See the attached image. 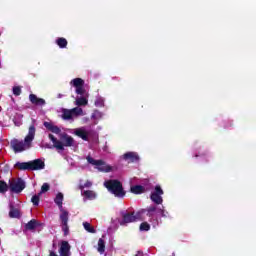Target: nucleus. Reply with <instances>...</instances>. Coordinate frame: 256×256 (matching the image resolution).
<instances>
[{
    "label": "nucleus",
    "mask_w": 256,
    "mask_h": 256,
    "mask_svg": "<svg viewBox=\"0 0 256 256\" xmlns=\"http://www.w3.org/2000/svg\"><path fill=\"white\" fill-rule=\"evenodd\" d=\"M35 125H30L28 129V134L23 140H19L17 138H14L10 142V147L13 149L14 153H23V151H27V149H31V145L33 143V140L35 139V133H36Z\"/></svg>",
    "instance_id": "f257e3e1"
},
{
    "label": "nucleus",
    "mask_w": 256,
    "mask_h": 256,
    "mask_svg": "<svg viewBox=\"0 0 256 256\" xmlns=\"http://www.w3.org/2000/svg\"><path fill=\"white\" fill-rule=\"evenodd\" d=\"M63 199V193L59 192L54 199V203H56L60 209L61 213L59 219L61 221V227L64 236L67 237V235H69V211L63 209Z\"/></svg>",
    "instance_id": "f03ea898"
},
{
    "label": "nucleus",
    "mask_w": 256,
    "mask_h": 256,
    "mask_svg": "<svg viewBox=\"0 0 256 256\" xmlns=\"http://www.w3.org/2000/svg\"><path fill=\"white\" fill-rule=\"evenodd\" d=\"M104 187L114 195L115 197H118L119 199H123L125 195H127V192L123 188V183L117 179H110L108 181L104 182Z\"/></svg>",
    "instance_id": "7ed1b4c3"
},
{
    "label": "nucleus",
    "mask_w": 256,
    "mask_h": 256,
    "mask_svg": "<svg viewBox=\"0 0 256 256\" xmlns=\"http://www.w3.org/2000/svg\"><path fill=\"white\" fill-rule=\"evenodd\" d=\"M86 160L90 165H93L95 169L101 171L102 173H111L113 169L110 165H107V163L103 160H96L91 156H87Z\"/></svg>",
    "instance_id": "20e7f679"
},
{
    "label": "nucleus",
    "mask_w": 256,
    "mask_h": 256,
    "mask_svg": "<svg viewBox=\"0 0 256 256\" xmlns=\"http://www.w3.org/2000/svg\"><path fill=\"white\" fill-rule=\"evenodd\" d=\"M142 212H129V211H122L121 217L122 220L120 221V225H128V223H136V221H141L143 218H141Z\"/></svg>",
    "instance_id": "39448f33"
},
{
    "label": "nucleus",
    "mask_w": 256,
    "mask_h": 256,
    "mask_svg": "<svg viewBox=\"0 0 256 256\" xmlns=\"http://www.w3.org/2000/svg\"><path fill=\"white\" fill-rule=\"evenodd\" d=\"M79 115H83V109L80 107H75L73 109H63L62 110V119L64 121H70L73 117H79Z\"/></svg>",
    "instance_id": "423d86ee"
},
{
    "label": "nucleus",
    "mask_w": 256,
    "mask_h": 256,
    "mask_svg": "<svg viewBox=\"0 0 256 256\" xmlns=\"http://www.w3.org/2000/svg\"><path fill=\"white\" fill-rule=\"evenodd\" d=\"M163 189L161 188L160 185H156L154 192L151 193L150 195V199L151 201H153V203H155L156 205H161L163 203V197H161V195H163Z\"/></svg>",
    "instance_id": "0eeeda50"
},
{
    "label": "nucleus",
    "mask_w": 256,
    "mask_h": 256,
    "mask_svg": "<svg viewBox=\"0 0 256 256\" xmlns=\"http://www.w3.org/2000/svg\"><path fill=\"white\" fill-rule=\"evenodd\" d=\"M9 188L12 193H21L25 189V181L21 178L17 181H10Z\"/></svg>",
    "instance_id": "6e6552de"
},
{
    "label": "nucleus",
    "mask_w": 256,
    "mask_h": 256,
    "mask_svg": "<svg viewBox=\"0 0 256 256\" xmlns=\"http://www.w3.org/2000/svg\"><path fill=\"white\" fill-rule=\"evenodd\" d=\"M70 85L76 88L77 95H83L85 93V80L81 78H75L70 82Z\"/></svg>",
    "instance_id": "1a4fd4ad"
},
{
    "label": "nucleus",
    "mask_w": 256,
    "mask_h": 256,
    "mask_svg": "<svg viewBox=\"0 0 256 256\" xmlns=\"http://www.w3.org/2000/svg\"><path fill=\"white\" fill-rule=\"evenodd\" d=\"M60 142H62L63 149H65V147H73V145L75 144V140L73 139V137H71L67 133L60 134Z\"/></svg>",
    "instance_id": "9d476101"
},
{
    "label": "nucleus",
    "mask_w": 256,
    "mask_h": 256,
    "mask_svg": "<svg viewBox=\"0 0 256 256\" xmlns=\"http://www.w3.org/2000/svg\"><path fill=\"white\" fill-rule=\"evenodd\" d=\"M122 159L127 163H139V154L137 152H126L123 154Z\"/></svg>",
    "instance_id": "9b49d317"
},
{
    "label": "nucleus",
    "mask_w": 256,
    "mask_h": 256,
    "mask_svg": "<svg viewBox=\"0 0 256 256\" xmlns=\"http://www.w3.org/2000/svg\"><path fill=\"white\" fill-rule=\"evenodd\" d=\"M30 162V171H41L45 169V161L41 159H35Z\"/></svg>",
    "instance_id": "f8f14e48"
},
{
    "label": "nucleus",
    "mask_w": 256,
    "mask_h": 256,
    "mask_svg": "<svg viewBox=\"0 0 256 256\" xmlns=\"http://www.w3.org/2000/svg\"><path fill=\"white\" fill-rule=\"evenodd\" d=\"M9 217L10 219H21V210L15 207V204H9Z\"/></svg>",
    "instance_id": "ddd939ff"
},
{
    "label": "nucleus",
    "mask_w": 256,
    "mask_h": 256,
    "mask_svg": "<svg viewBox=\"0 0 256 256\" xmlns=\"http://www.w3.org/2000/svg\"><path fill=\"white\" fill-rule=\"evenodd\" d=\"M61 256H71V245L68 241H62L59 249Z\"/></svg>",
    "instance_id": "4468645a"
},
{
    "label": "nucleus",
    "mask_w": 256,
    "mask_h": 256,
    "mask_svg": "<svg viewBox=\"0 0 256 256\" xmlns=\"http://www.w3.org/2000/svg\"><path fill=\"white\" fill-rule=\"evenodd\" d=\"M29 101L32 105H36L37 107H43V105H46L45 99L39 98L35 94L29 95Z\"/></svg>",
    "instance_id": "2eb2a0df"
},
{
    "label": "nucleus",
    "mask_w": 256,
    "mask_h": 256,
    "mask_svg": "<svg viewBox=\"0 0 256 256\" xmlns=\"http://www.w3.org/2000/svg\"><path fill=\"white\" fill-rule=\"evenodd\" d=\"M155 211H157V206L152 205L146 209H142V210L138 211V213H141V217L143 215H145V213H146L147 217H153V214L155 213Z\"/></svg>",
    "instance_id": "dca6fc26"
},
{
    "label": "nucleus",
    "mask_w": 256,
    "mask_h": 256,
    "mask_svg": "<svg viewBox=\"0 0 256 256\" xmlns=\"http://www.w3.org/2000/svg\"><path fill=\"white\" fill-rule=\"evenodd\" d=\"M48 137H49L50 141H52V143H53L55 149H58L59 151H63V149H64V148H63V142L57 140V139L53 136V134H49Z\"/></svg>",
    "instance_id": "f3484780"
},
{
    "label": "nucleus",
    "mask_w": 256,
    "mask_h": 256,
    "mask_svg": "<svg viewBox=\"0 0 256 256\" xmlns=\"http://www.w3.org/2000/svg\"><path fill=\"white\" fill-rule=\"evenodd\" d=\"M15 167L20 171H31L30 162H17Z\"/></svg>",
    "instance_id": "a211bd4d"
},
{
    "label": "nucleus",
    "mask_w": 256,
    "mask_h": 256,
    "mask_svg": "<svg viewBox=\"0 0 256 256\" xmlns=\"http://www.w3.org/2000/svg\"><path fill=\"white\" fill-rule=\"evenodd\" d=\"M130 191L134 195H141L142 193H145V188L142 185H134L131 186Z\"/></svg>",
    "instance_id": "6ab92c4d"
},
{
    "label": "nucleus",
    "mask_w": 256,
    "mask_h": 256,
    "mask_svg": "<svg viewBox=\"0 0 256 256\" xmlns=\"http://www.w3.org/2000/svg\"><path fill=\"white\" fill-rule=\"evenodd\" d=\"M77 137H80V139H83V141H89V133L83 129L76 130Z\"/></svg>",
    "instance_id": "aec40b11"
},
{
    "label": "nucleus",
    "mask_w": 256,
    "mask_h": 256,
    "mask_svg": "<svg viewBox=\"0 0 256 256\" xmlns=\"http://www.w3.org/2000/svg\"><path fill=\"white\" fill-rule=\"evenodd\" d=\"M68 44H69V42H67V39H65L63 37H59L56 39V45H58V47H60V49L67 48Z\"/></svg>",
    "instance_id": "412c9836"
},
{
    "label": "nucleus",
    "mask_w": 256,
    "mask_h": 256,
    "mask_svg": "<svg viewBox=\"0 0 256 256\" xmlns=\"http://www.w3.org/2000/svg\"><path fill=\"white\" fill-rule=\"evenodd\" d=\"M37 225V220L32 219L25 225V229H27L28 231H33V229H35Z\"/></svg>",
    "instance_id": "4be33fe9"
},
{
    "label": "nucleus",
    "mask_w": 256,
    "mask_h": 256,
    "mask_svg": "<svg viewBox=\"0 0 256 256\" xmlns=\"http://www.w3.org/2000/svg\"><path fill=\"white\" fill-rule=\"evenodd\" d=\"M41 201V194H35L31 198V203L34 205V207H39V203Z\"/></svg>",
    "instance_id": "5701e85b"
},
{
    "label": "nucleus",
    "mask_w": 256,
    "mask_h": 256,
    "mask_svg": "<svg viewBox=\"0 0 256 256\" xmlns=\"http://www.w3.org/2000/svg\"><path fill=\"white\" fill-rule=\"evenodd\" d=\"M98 253L101 255L105 253V240H103V238L98 240Z\"/></svg>",
    "instance_id": "b1692460"
},
{
    "label": "nucleus",
    "mask_w": 256,
    "mask_h": 256,
    "mask_svg": "<svg viewBox=\"0 0 256 256\" xmlns=\"http://www.w3.org/2000/svg\"><path fill=\"white\" fill-rule=\"evenodd\" d=\"M87 103H89V101L85 97L76 98V105L78 107H85V105H87Z\"/></svg>",
    "instance_id": "393cba45"
},
{
    "label": "nucleus",
    "mask_w": 256,
    "mask_h": 256,
    "mask_svg": "<svg viewBox=\"0 0 256 256\" xmlns=\"http://www.w3.org/2000/svg\"><path fill=\"white\" fill-rule=\"evenodd\" d=\"M83 227L88 233H96L95 228L89 222H83Z\"/></svg>",
    "instance_id": "a878e982"
},
{
    "label": "nucleus",
    "mask_w": 256,
    "mask_h": 256,
    "mask_svg": "<svg viewBox=\"0 0 256 256\" xmlns=\"http://www.w3.org/2000/svg\"><path fill=\"white\" fill-rule=\"evenodd\" d=\"M9 191V185L7 182L0 180V193H7Z\"/></svg>",
    "instance_id": "bb28decb"
},
{
    "label": "nucleus",
    "mask_w": 256,
    "mask_h": 256,
    "mask_svg": "<svg viewBox=\"0 0 256 256\" xmlns=\"http://www.w3.org/2000/svg\"><path fill=\"white\" fill-rule=\"evenodd\" d=\"M49 189H51V186L49 185V183H44L41 187V191L39 192V195H43V193H47Z\"/></svg>",
    "instance_id": "cd10ccee"
},
{
    "label": "nucleus",
    "mask_w": 256,
    "mask_h": 256,
    "mask_svg": "<svg viewBox=\"0 0 256 256\" xmlns=\"http://www.w3.org/2000/svg\"><path fill=\"white\" fill-rule=\"evenodd\" d=\"M84 195L85 197H87V199H95L96 197L95 192H93L92 190L84 191Z\"/></svg>",
    "instance_id": "c85d7f7f"
},
{
    "label": "nucleus",
    "mask_w": 256,
    "mask_h": 256,
    "mask_svg": "<svg viewBox=\"0 0 256 256\" xmlns=\"http://www.w3.org/2000/svg\"><path fill=\"white\" fill-rule=\"evenodd\" d=\"M151 229V225L147 222H142L140 224V231H149Z\"/></svg>",
    "instance_id": "c756f323"
},
{
    "label": "nucleus",
    "mask_w": 256,
    "mask_h": 256,
    "mask_svg": "<svg viewBox=\"0 0 256 256\" xmlns=\"http://www.w3.org/2000/svg\"><path fill=\"white\" fill-rule=\"evenodd\" d=\"M12 91H13V95H15L16 97H19V95H21V87L20 86H14Z\"/></svg>",
    "instance_id": "7c9ffc66"
},
{
    "label": "nucleus",
    "mask_w": 256,
    "mask_h": 256,
    "mask_svg": "<svg viewBox=\"0 0 256 256\" xmlns=\"http://www.w3.org/2000/svg\"><path fill=\"white\" fill-rule=\"evenodd\" d=\"M93 183H91V181L87 180L84 185H80V189L83 190V189H89L90 187H92Z\"/></svg>",
    "instance_id": "2f4dec72"
},
{
    "label": "nucleus",
    "mask_w": 256,
    "mask_h": 256,
    "mask_svg": "<svg viewBox=\"0 0 256 256\" xmlns=\"http://www.w3.org/2000/svg\"><path fill=\"white\" fill-rule=\"evenodd\" d=\"M51 133H55L56 135H59V133H61V128H59V126H52L51 128Z\"/></svg>",
    "instance_id": "473e14b6"
},
{
    "label": "nucleus",
    "mask_w": 256,
    "mask_h": 256,
    "mask_svg": "<svg viewBox=\"0 0 256 256\" xmlns=\"http://www.w3.org/2000/svg\"><path fill=\"white\" fill-rule=\"evenodd\" d=\"M53 124L51 122H44V127L48 129V131H51L53 128Z\"/></svg>",
    "instance_id": "72a5a7b5"
},
{
    "label": "nucleus",
    "mask_w": 256,
    "mask_h": 256,
    "mask_svg": "<svg viewBox=\"0 0 256 256\" xmlns=\"http://www.w3.org/2000/svg\"><path fill=\"white\" fill-rule=\"evenodd\" d=\"M158 213H160V215H161L162 217H167V214H165V209H164V207L160 208V209L158 210Z\"/></svg>",
    "instance_id": "f704fd0d"
},
{
    "label": "nucleus",
    "mask_w": 256,
    "mask_h": 256,
    "mask_svg": "<svg viewBox=\"0 0 256 256\" xmlns=\"http://www.w3.org/2000/svg\"><path fill=\"white\" fill-rule=\"evenodd\" d=\"M49 256H59V255H57V253H55L54 251H50Z\"/></svg>",
    "instance_id": "c9c22d12"
},
{
    "label": "nucleus",
    "mask_w": 256,
    "mask_h": 256,
    "mask_svg": "<svg viewBox=\"0 0 256 256\" xmlns=\"http://www.w3.org/2000/svg\"><path fill=\"white\" fill-rule=\"evenodd\" d=\"M61 97H63L61 94L58 95V99H61Z\"/></svg>",
    "instance_id": "e433bc0d"
}]
</instances>
